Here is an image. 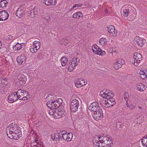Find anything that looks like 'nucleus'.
Returning <instances> with one entry per match:
<instances>
[{
	"mask_svg": "<svg viewBox=\"0 0 147 147\" xmlns=\"http://www.w3.org/2000/svg\"><path fill=\"white\" fill-rule=\"evenodd\" d=\"M6 130L7 136L11 139L18 140L22 136L20 128L15 123H10Z\"/></svg>",
	"mask_w": 147,
	"mask_h": 147,
	"instance_id": "1",
	"label": "nucleus"
},
{
	"mask_svg": "<svg viewBox=\"0 0 147 147\" xmlns=\"http://www.w3.org/2000/svg\"><path fill=\"white\" fill-rule=\"evenodd\" d=\"M112 138L109 135L98 137L96 136L93 139V143L96 146H98L100 144H107L110 145L112 144L113 142Z\"/></svg>",
	"mask_w": 147,
	"mask_h": 147,
	"instance_id": "2",
	"label": "nucleus"
},
{
	"mask_svg": "<svg viewBox=\"0 0 147 147\" xmlns=\"http://www.w3.org/2000/svg\"><path fill=\"white\" fill-rule=\"evenodd\" d=\"M62 102V99L59 98L51 102L48 101L47 103V105L51 109H56L61 105Z\"/></svg>",
	"mask_w": 147,
	"mask_h": 147,
	"instance_id": "3",
	"label": "nucleus"
},
{
	"mask_svg": "<svg viewBox=\"0 0 147 147\" xmlns=\"http://www.w3.org/2000/svg\"><path fill=\"white\" fill-rule=\"evenodd\" d=\"M16 93L18 99L20 100H25L30 98L28 95V93L25 90L19 89Z\"/></svg>",
	"mask_w": 147,
	"mask_h": 147,
	"instance_id": "4",
	"label": "nucleus"
},
{
	"mask_svg": "<svg viewBox=\"0 0 147 147\" xmlns=\"http://www.w3.org/2000/svg\"><path fill=\"white\" fill-rule=\"evenodd\" d=\"M80 101V99L79 98L75 99L72 100L70 105V109L71 111L75 112L78 110Z\"/></svg>",
	"mask_w": 147,
	"mask_h": 147,
	"instance_id": "5",
	"label": "nucleus"
},
{
	"mask_svg": "<svg viewBox=\"0 0 147 147\" xmlns=\"http://www.w3.org/2000/svg\"><path fill=\"white\" fill-rule=\"evenodd\" d=\"M132 63L135 66H137L142 59V55L138 53H135L133 56Z\"/></svg>",
	"mask_w": 147,
	"mask_h": 147,
	"instance_id": "6",
	"label": "nucleus"
},
{
	"mask_svg": "<svg viewBox=\"0 0 147 147\" xmlns=\"http://www.w3.org/2000/svg\"><path fill=\"white\" fill-rule=\"evenodd\" d=\"M61 135V140H65L67 141H70L72 140L73 134L72 133H67V132L65 131H63Z\"/></svg>",
	"mask_w": 147,
	"mask_h": 147,
	"instance_id": "7",
	"label": "nucleus"
},
{
	"mask_svg": "<svg viewBox=\"0 0 147 147\" xmlns=\"http://www.w3.org/2000/svg\"><path fill=\"white\" fill-rule=\"evenodd\" d=\"M92 115L93 118L96 121L100 120L103 117L102 111L101 109H99L98 111L92 113Z\"/></svg>",
	"mask_w": 147,
	"mask_h": 147,
	"instance_id": "8",
	"label": "nucleus"
},
{
	"mask_svg": "<svg viewBox=\"0 0 147 147\" xmlns=\"http://www.w3.org/2000/svg\"><path fill=\"white\" fill-rule=\"evenodd\" d=\"M107 100L103 101L102 103L103 105L105 107H110L113 106L115 103V99L113 97L106 98Z\"/></svg>",
	"mask_w": 147,
	"mask_h": 147,
	"instance_id": "9",
	"label": "nucleus"
},
{
	"mask_svg": "<svg viewBox=\"0 0 147 147\" xmlns=\"http://www.w3.org/2000/svg\"><path fill=\"white\" fill-rule=\"evenodd\" d=\"M33 46L30 49V52L32 53H36L39 50L40 47V42L35 41L33 43Z\"/></svg>",
	"mask_w": 147,
	"mask_h": 147,
	"instance_id": "10",
	"label": "nucleus"
},
{
	"mask_svg": "<svg viewBox=\"0 0 147 147\" xmlns=\"http://www.w3.org/2000/svg\"><path fill=\"white\" fill-rule=\"evenodd\" d=\"M93 52L96 54L103 55L105 54V52L100 49L96 45H94L92 46Z\"/></svg>",
	"mask_w": 147,
	"mask_h": 147,
	"instance_id": "11",
	"label": "nucleus"
},
{
	"mask_svg": "<svg viewBox=\"0 0 147 147\" xmlns=\"http://www.w3.org/2000/svg\"><path fill=\"white\" fill-rule=\"evenodd\" d=\"M25 13L24 8L22 6H20L16 11V14L18 17L21 18L24 16Z\"/></svg>",
	"mask_w": 147,
	"mask_h": 147,
	"instance_id": "12",
	"label": "nucleus"
},
{
	"mask_svg": "<svg viewBox=\"0 0 147 147\" xmlns=\"http://www.w3.org/2000/svg\"><path fill=\"white\" fill-rule=\"evenodd\" d=\"M88 109L93 112H95L98 111L99 109H101L98 105V103L96 102H92L88 107Z\"/></svg>",
	"mask_w": 147,
	"mask_h": 147,
	"instance_id": "13",
	"label": "nucleus"
},
{
	"mask_svg": "<svg viewBox=\"0 0 147 147\" xmlns=\"http://www.w3.org/2000/svg\"><path fill=\"white\" fill-rule=\"evenodd\" d=\"M16 92H14L10 94L8 97V101L9 102L12 103L16 101L18 99Z\"/></svg>",
	"mask_w": 147,
	"mask_h": 147,
	"instance_id": "14",
	"label": "nucleus"
},
{
	"mask_svg": "<svg viewBox=\"0 0 147 147\" xmlns=\"http://www.w3.org/2000/svg\"><path fill=\"white\" fill-rule=\"evenodd\" d=\"M26 59V57L25 55L24 54H22L17 57L16 60L18 65H21L25 62Z\"/></svg>",
	"mask_w": 147,
	"mask_h": 147,
	"instance_id": "15",
	"label": "nucleus"
},
{
	"mask_svg": "<svg viewBox=\"0 0 147 147\" xmlns=\"http://www.w3.org/2000/svg\"><path fill=\"white\" fill-rule=\"evenodd\" d=\"M62 132V131L59 133H56L53 135H51V139L55 142L57 143V141L59 140V139H61V135Z\"/></svg>",
	"mask_w": 147,
	"mask_h": 147,
	"instance_id": "16",
	"label": "nucleus"
},
{
	"mask_svg": "<svg viewBox=\"0 0 147 147\" xmlns=\"http://www.w3.org/2000/svg\"><path fill=\"white\" fill-rule=\"evenodd\" d=\"M8 13L5 10L0 11V21H4L8 19L9 17Z\"/></svg>",
	"mask_w": 147,
	"mask_h": 147,
	"instance_id": "17",
	"label": "nucleus"
},
{
	"mask_svg": "<svg viewBox=\"0 0 147 147\" xmlns=\"http://www.w3.org/2000/svg\"><path fill=\"white\" fill-rule=\"evenodd\" d=\"M86 84L87 83L85 82V80L82 78L78 79L76 82L75 83V86L77 88L80 87Z\"/></svg>",
	"mask_w": 147,
	"mask_h": 147,
	"instance_id": "18",
	"label": "nucleus"
},
{
	"mask_svg": "<svg viewBox=\"0 0 147 147\" xmlns=\"http://www.w3.org/2000/svg\"><path fill=\"white\" fill-rule=\"evenodd\" d=\"M64 112L62 110L59 111L56 110L55 112L53 113V115L54 117L56 119H58L62 116L64 115Z\"/></svg>",
	"mask_w": 147,
	"mask_h": 147,
	"instance_id": "19",
	"label": "nucleus"
},
{
	"mask_svg": "<svg viewBox=\"0 0 147 147\" xmlns=\"http://www.w3.org/2000/svg\"><path fill=\"white\" fill-rule=\"evenodd\" d=\"M56 0H44L43 3L47 6H54L57 3Z\"/></svg>",
	"mask_w": 147,
	"mask_h": 147,
	"instance_id": "20",
	"label": "nucleus"
},
{
	"mask_svg": "<svg viewBox=\"0 0 147 147\" xmlns=\"http://www.w3.org/2000/svg\"><path fill=\"white\" fill-rule=\"evenodd\" d=\"M108 32L110 34H112V35H116L117 34L115 27L112 25H110L107 27Z\"/></svg>",
	"mask_w": 147,
	"mask_h": 147,
	"instance_id": "21",
	"label": "nucleus"
},
{
	"mask_svg": "<svg viewBox=\"0 0 147 147\" xmlns=\"http://www.w3.org/2000/svg\"><path fill=\"white\" fill-rule=\"evenodd\" d=\"M136 43L141 47L143 46L144 45V41L139 36H137L135 38Z\"/></svg>",
	"mask_w": 147,
	"mask_h": 147,
	"instance_id": "22",
	"label": "nucleus"
},
{
	"mask_svg": "<svg viewBox=\"0 0 147 147\" xmlns=\"http://www.w3.org/2000/svg\"><path fill=\"white\" fill-rule=\"evenodd\" d=\"M139 74L140 77L142 79H144L147 78V71L146 70H140Z\"/></svg>",
	"mask_w": 147,
	"mask_h": 147,
	"instance_id": "23",
	"label": "nucleus"
},
{
	"mask_svg": "<svg viewBox=\"0 0 147 147\" xmlns=\"http://www.w3.org/2000/svg\"><path fill=\"white\" fill-rule=\"evenodd\" d=\"M80 61V59L78 57H74L70 61V62L71 63V65H74V66H78V62Z\"/></svg>",
	"mask_w": 147,
	"mask_h": 147,
	"instance_id": "24",
	"label": "nucleus"
},
{
	"mask_svg": "<svg viewBox=\"0 0 147 147\" xmlns=\"http://www.w3.org/2000/svg\"><path fill=\"white\" fill-rule=\"evenodd\" d=\"M23 45V43H17L16 45L13 47V49L14 51H19L22 49Z\"/></svg>",
	"mask_w": 147,
	"mask_h": 147,
	"instance_id": "25",
	"label": "nucleus"
},
{
	"mask_svg": "<svg viewBox=\"0 0 147 147\" xmlns=\"http://www.w3.org/2000/svg\"><path fill=\"white\" fill-rule=\"evenodd\" d=\"M105 92H106L105 94L106 98H109V97H113L114 95V93L111 91H109L108 89L106 90Z\"/></svg>",
	"mask_w": 147,
	"mask_h": 147,
	"instance_id": "26",
	"label": "nucleus"
},
{
	"mask_svg": "<svg viewBox=\"0 0 147 147\" xmlns=\"http://www.w3.org/2000/svg\"><path fill=\"white\" fill-rule=\"evenodd\" d=\"M137 86L138 90L141 92L144 91L146 88L145 85L142 83L137 84Z\"/></svg>",
	"mask_w": 147,
	"mask_h": 147,
	"instance_id": "27",
	"label": "nucleus"
},
{
	"mask_svg": "<svg viewBox=\"0 0 147 147\" xmlns=\"http://www.w3.org/2000/svg\"><path fill=\"white\" fill-rule=\"evenodd\" d=\"M37 14V11L36 8L32 9L29 13V16L32 18H34Z\"/></svg>",
	"mask_w": 147,
	"mask_h": 147,
	"instance_id": "28",
	"label": "nucleus"
},
{
	"mask_svg": "<svg viewBox=\"0 0 147 147\" xmlns=\"http://www.w3.org/2000/svg\"><path fill=\"white\" fill-rule=\"evenodd\" d=\"M9 3L8 0H5L0 1V7L1 8H5Z\"/></svg>",
	"mask_w": 147,
	"mask_h": 147,
	"instance_id": "29",
	"label": "nucleus"
},
{
	"mask_svg": "<svg viewBox=\"0 0 147 147\" xmlns=\"http://www.w3.org/2000/svg\"><path fill=\"white\" fill-rule=\"evenodd\" d=\"M83 17V15L81 12L78 11L74 13L72 15V17L76 19H78L80 17Z\"/></svg>",
	"mask_w": 147,
	"mask_h": 147,
	"instance_id": "30",
	"label": "nucleus"
},
{
	"mask_svg": "<svg viewBox=\"0 0 147 147\" xmlns=\"http://www.w3.org/2000/svg\"><path fill=\"white\" fill-rule=\"evenodd\" d=\"M141 142L144 147H147V135L142 138Z\"/></svg>",
	"mask_w": 147,
	"mask_h": 147,
	"instance_id": "31",
	"label": "nucleus"
},
{
	"mask_svg": "<svg viewBox=\"0 0 147 147\" xmlns=\"http://www.w3.org/2000/svg\"><path fill=\"white\" fill-rule=\"evenodd\" d=\"M67 58L66 57H62L61 59V62L62 66H65L67 62Z\"/></svg>",
	"mask_w": 147,
	"mask_h": 147,
	"instance_id": "32",
	"label": "nucleus"
},
{
	"mask_svg": "<svg viewBox=\"0 0 147 147\" xmlns=\"http://www.w3.org/2000/svg\"><path fill=\"white\" fill-rule=\"evenodd\" d=\"M17 78L18 80H27L26 77L22 74H18L17 76Z\"/></svg>",
	"mask_w": 147,
	"mask_h": 147,
	"instance_id": "33",
	"label": "nucleus"
},
{
	"mask_svg": "<svg viewBox=\"0 0 147 147\" xmlns=\"http://www.w3.org/2000/svg\"><path fill=\"white\" fill-rule=\"evenodd\" d=\"M16 83V84L19 86H22L25 84L26 82V80H19Z\"/></svg>",
	"mask_w": 147,
	"mask_h": 147,
	"instance_id": "34",
	"label": "nucleus"
},
{
	"mask_svg": "<svg viewBox=\"0 0 147 147\" xmlns=\"http://www.w3.org/2000/svg\"><path fill=\"white\" fill-rule=\"evenodd\" d=\"M123 10L122 14H123V16L125 17L127 16H128L129 14V9L128 8H127L125 9H123Z\"/></svg>",
	"mask_w": 147,
	"mask_h": 147,
	"instance_id": "35",
	"label": "nucleus"
},
{
	"mask_svg": "<svg viewBox=\"0 0 147 147\" xmlns=\"http://www.w3.org/2000/svg\"><path fill=\"white\" fill-rule=\"evenodd\" d=\"M75 66H74V65H71V63L69 62L67 69V71L69 72L75 69Z\"/></svg>",
	"mask_w": 147,
	"mask_h": 147,
	"instance_id": "36",
	"label": "nucleus"
},
{
	"mask_svg": "<svg viewBox=\"0 0 147 147\" xmlns=\"http://www.w3.org/2000/svg\"><path fill=\"white\" fill-rule=\"evenodd\" d=\"M99 42L100 44L102 46H104L107 43L106 38H103L100 39Z\"/></svg>",
	"mask_w": 147,
	"mask_h": 147,
	"instance_id": "37",
	"label": "nucleus"
},
{
	"mask_svg": "<svg viewBox=\"0 0 147 147\" xmlns=\"http://www.w3.org/2000/svg\"><path fill=\"white\" fill-rule=\"evenodd\" d=\"M82 5L83 4L81 3L75 4L73 5L72 7L70 9H69V11H71L74 8L76 7H81Z\"/></svg>",
	"mask_w": 147,
	"mask_h": 147,
	"instance_id": "38",
	"label": "nucleus"
},
{
	"mask_svg": "<svg viewBox=\"0 0 147 147\" xmlns=\"http://www.w3.org/2000/svg\"><path fill=\"white\" fill-rule=\"evenodd\" d=\"M113 144V143H112V144H110V145L107 144H100L99 146H97L98 147H111L112 146Z\"/></svg>",
	"mask_w": 147,
	"mask_h": 147,
	"instance_id": "39",
	"label": "nucleus"
},
{
	"mask_svg": "<svg viewBox=\"0 0 147 147\" xmlns=\"http://www.w3.org/2000/svg\"><path fill=\"white\" fill-rule=\"evenodd\" d=\"M119 63L117 62L115 63L113 65L114 68L115 69L117 70L121 67V65H119Z\"/></svg>",
	"mask_w": 147,
	"mask_h": 147,
	"instance_id": "40",
	"label": "nucleus"
},
{
	"mask_svg": "<svg viewBox=\"0 0 147 147\" xmlns=\"http://www.w3.org/2000/svg\"><path fill=\"white\" fill-rule=\"evenodd\" d=\"M124 98L126 102V103L128 102V101L129 99V95L128 93H125L124 94Z\"/></svg>",
	"mask_w": 147,
	"mask_h": 147,
	"instance_id": "41",
	"label": "nucleus"
},
{
	"mask_svg": "<svg viewBox=\"0 0 147 147\" xmlns=\"http://www.w3.org/2000/svg\"><path fill=\"white\" fill-rule=\"evenodd\" d=\"M4 39L6 40H13V37L11 35H9L7 36H5L4 37Z\"/></svg>",
	"mask_w": 147,
	"mask_h": 147,
	"instance_id": "42",
	"label": "nucleus"
},
{
	"mask_svg": "<svg viewBox=\"0 0 147 147\" xmlns=\"http://www.w3.org/2000/svg\"><path fill=\"white\" fill-rule=\"evenodd\" d=\"M126 104L127 107H129L130 109H134L135 107V105L134 104H131L130 105H129L128 102L126 103Z\"/></svg>",
	"mask_w": 147,
	"mask_h": 147,
	"instance_id": "43",
	"label": "nucleus"
},
{
	"mask_svg": "<svg viewBox=\"0 0 147 147\" xmlns=\"http://www.w3.org/2000/svg\"><path fill=\"white\" fill-rule=\"evenodd\" d=\"M7 79L6 78H2V80H1V84L3 85V86H5L7 83Z\"/></svg>",
	"mask_w": 147,
	"mask_h": 147,
	"instance_id": "44",
	"label": "nucleus"
},
{
	"mask_svg": "<svg viewBox=\"0 0 147 147\" xmlns=\"http://www.w3.org/2000/svg\"><path fill=\"white\" fill-rule=\"evenodd\" d=\"M122 125V123H121L118 121L116 123V127L118 129H120L121 127V125Z\"/></svg>",
	"mask_w": 147,
	"mask_h": 147,
	"instance_id": "45",
	"label": "nucleus"
},
{
	"mask_svg": "<svg viewBox=\"0 0 147 147\" xmlns=\"http://www.w3.org/2000/svg\"><path fill=\"white\" fill-rule=\"evenodd\" d=\"M117 62L119 63V64L121 65V67L122 65L125 63V61L123 59H120Z\"/></svg>",
	"mask_w": 147,
	"mask_h": 147,
	"instance_id": "46",
	"label": "nucleus"
},
{
	"mask_svg": "<svg viewBox=\"0 0 147 147\" xmlns=\"http://www.w3.org/2000/svg\"><path fill=\"white\" fill-rule=\"evenodd\" d=\"M105 93L106 92H103V90H102L100 92V94L103 98H106L105 95Z\"/></svg>",
	"mask_w": 147,
	"mask_h": 147,
	"instance_id": "47",
	"label": "nucleus"
},
{
	"mask_svg": "<svg viewBox=\"0 0 147 147\" xmlns=\"http://www.w3.org/2000/svg\"><path fill=\"white\" fill-rule=\"evenodd\" d=\"M111 53H112V55H114V56H115L116 55L117 53V51L116 50H113L112 51V52Z\"/></svg>",
	"mask_w": 147,
	"mask_h": 147,
	"instance_id": "48",
	"label": "nucleus"
},
{
	"mask_svg": "<svg viewBox=\"0 0 147 147\" xmlns=\"http://www.w3.org/2000/svg\"><path fill=\"white\" fill-rule=\"evenodd\" d=\"M104 12H105L106 15H108L109 14V12L108 11V10L106 8L105 9V10H104Z\"/></svg>",
	"mask_w": 147,
	"mask_h": 147,
	"instance_id": "49",
	"label": "nucleus"
},
{
	"mask_svg": "<svg viewBox=\"0 0 147 147\" xmlns=\"http://www.w3.org/2000/svg\"><path fill=\"white\" fill-rule=\"evenodd\" d=\"M43 17H44V18H45L46 19V20H49V19H51V16H49V18H47V17H44V16H43Z\"/></svg>",
	"mask_w": 147,
	"mask_h": 147,
	"instance_id": "50",
	"label": "nucleus"
},
{
	"mask_svg": "<svg viewBox=\"0 0 147 147\" xmlns=\"http://www.w3.org/2000/svg\"><path fill=\"white\" fill-rule=\"evenodd\" d=\"M138 108L140 109H142V108L141 107H140V106H138Z\"/></svg>",
	"mask_w": 147,
	"mask_h": 147,
	"instance_id": "51",
	"label": "nucleus"
},
{
	"mask_svg": "<svg viewBox=\"0 0 147 147\" xmlns=\"http://www.w3.org/2000/svg\"><path fill=\"white\" fill-rule=\"evenodd\" d=\"M24 96V97H26V95H24V96Z\"/></svg>",
	"mask_w": 147,
	"mask_h": 147,
	"instance_id": "52",
	"label": "nucleus"
}]
</instances>
